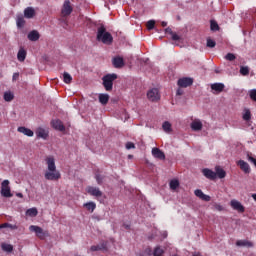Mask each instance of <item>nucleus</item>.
Masks as SVG:
<instances>
[{
    "instance_id": "obj_36",
    "label": "nucleus",
    "mask_w": 256,
    "mask_h": 256,
    "mask_svg": "<svg viewBox=\"0 0 256 256\" xmlns=\"http://www.w3.org/2000/svg\"><path fill=\"white\" fill-rule=\"evenodd\" d=\"M244 121H251V110L245 109L243 114Z\"/></svg>"
},
{
    "instance_id": "obj_35",
    "label": "nucleus",
    "mask_w": 256,
    "mask_h": 256,
    "mask_svg": "<svg viewBox=\"0 0 256 256\" xmlns=\"http://www.w3.org/2000/svg\"><path fill=\"white\" fill-rule=\"evenodd\" d=\"M162 129L165 133H171V123H169V121H165L162 125Z\"/></svg>"
},
{
    "instance_id": "obj_45",
    "label": "nucleus",
    "mask_w": 256,
    "mask_h": 256,
    "mask_svg": "<svg viewBox=\"0 0 256 256\" xmlns=\"http://www.w3.org/2000/svg\"><path fill=\"white\" fill-rule=\"evenodd\" d=\"M249 97L252 101L256 102V89H252L249 91Z\"/></svg>"
},
{
    "instance_id": "obj_42",
    "label": "nucleus",
    "mask_w": 256,
    "mask_h": 256,
    "mask_svg": "<svg viewBox=\"0 0 256 256\" xmlns=\"http://www.w3.org/2000/svg\"><path fill=\"white\" fill-rule=\"evenodd\" d=\"M225 59H226V61H235V59H237V57L233 53H228L225 55Z\"/></svg>"
},
{
    "instance_id": "obj_43",
    "label": "nucleus",
    "mask_w": 256,
    "mask_h": 256,
    "mask_svg": "<svg viewBox=\"0 0 256 256\" xmlns=\"http://www.w3.org/2000/svg\"><path fill=\"white\" fill-rule=\"evenodd\" d=\"M207 47H209L210 49H213V47H215V45H217V42H215L213 39H207Z\"/></svg>"
},
{
    "instance_id": "obj_20",
    "label": "nucleus",
    "mask_w": 256,
    "mask_h": 256,
    "mask_svg": "<svg viewBox=\"0 0 256 256\" xmlns=\"http://www.w3.org/2000/svg\"><path fill=\"white\" fill-rule=\"evenodd\" d=\"M215 174L218 179H225V177H227V172H225L221 166L215 167Z\"/></svg>"
},
{
    "instance_id": "obj_9",
    "label": "nucleus",
    "mask_w": 256,
    "mask_h": 256,
    "mask_svg": "<svg viewBox=\"0 0 256 256\" xmlns=\"http://www.w3.org/2000/svg\"><path fill=\"white\" fill-rule=\"evenodd\" d=\"M230 206L234 211H238V213H245V206L237 200H231Z\"/></svg>"
},
{
    "instance_id": "obj_29",
    "label": "nucleus",
    "mask_w": 256,
    "mask_h": 256,
    "mask_svg": "<svg viewBox=\"0 0 256 256\" xmlns=\"http://www.w3.org/2000/svg\"><path fill=\"white\" fill-rule=\"evenodd\" d=\"M236 245L237 247H253V242L247 240H238Z\"/></svg>"
},
{
    "instance_id": "obj_32",
    "label": "nucleus",
    "mask_w": 256,
    "mask_h": 256,
    "mask_svg": "<svg viewBox=\"0 0 256 256\" xmlns=\"http://www.w3.org/2000/svg\"><path fill=\"white\" fill-rule=\"evenodd\" d=\"M63 81H64V83L69 85V83H71V81H73V77H71V74L64 72L63 73Z\"/></svg>"
},
{
    "instance_id": "obj_44",
    "label": "nucleus",
    "mask_w": 256,
    "mask_h": 256,
    "mask_svg": "<svg viewBox=\"0 0 256 256\" xmlns=\"http://www.w3.org/2000/svg\"><path fill=\"white\" fill-rule=\"evenodd\" d=\"M147 29H148V31L155 29V21L154 20H150L147 22Z\"/></svg>"
},
{
    "instance_id": "obj_34",
    "label": "nucleus",
    "mask_w": 256,
    "mask_h": 256,
    "mask_svg": "<svg viewBox=\"0 0 256 256\" xmlns=\"http://www.w3.org/2000/svg\"><path fill=\"white\" fill-rule=\"evenodd\" d=\"M37 214V208H30L26 211V215H28V217H37Z\"/></svg>"
},
{
    "instance_id": "obj_15",
    "label": "nucleus",
    "mask_w": 256,
    "mask_h": 256,
    "mask_svg": "<svg viewBox=\"0 0 256 256\" xmlns=\"http://www.w3.org/2000/svg\"><path fill=\"white\" fill-rule=\"evenodd\" d=\"M152 155L155 157V159H160V161H164L165 159V153L159 148H153Z\"/></svg>"
},
{
    "instance_id": "obj_18",
    "label": "nucleus",
    "mask_w": 256,
    "mask_h": 256,
    "mask_svg": "<svg viewBox=\"0 0 256 256\" xmlns=\"http://www.w3.org/2000/svg\"><path fill=\"white\" fill-rule=\"evenodd\" d=\"M90 251H107V242H102L99 245L91 246Z\"/></svg>"
},
{
    "instance_id": "obj_5",
    "label": "nucleus",
    "mask_w": 256,
    "mask_h": 256,
    "mask_svg": "<svg viewBox=\"0 0 256 256\" xmlns=\"http://www.w3.org/2000/svg\"><path fill=\"white\" fill-rule=\"evenodd\" d=\"M2 197H13V194L11 193V187L9 186V180H4L1 183V191H0Z\"/></svg>"
},
{
    "instance_id": "obj_2",
    "label": "nucleus",
    "mask_w": 256,
    "mask_h": 256,
    "mask_svg": "<svg viewBox=\"0 0 256 256\" xmlns=\"http://www.w3.org/2000/svg\"><path fill=\"white\" fill-rule=\"evenodd\" d=\"M96 39L97 41H99V43H103L104 45L113 44V35H111L110 32H107V28H105V25H100L97 28Z\"/></svg>"
},
{
    "instance_id": "obj_38",
    "label": "nucleus",
    "mask_w": 256,
    "mask_h": 256,
    "mask_svg": "<svg viewBox=\"0 0 256 256\" xmlns=\"http://www.w3.org/2000/svg\"><path fill=\"white\" fill-rule=\"evenodd\" d=\"M163 253H165V251H163V249L159 246H157L153 251L154 256H163Z\"/></svg>"
},
{
    "instance_id": "obj_51",
    "label": "nucleus",
    "mask_w": 256,
    "mask_h": 256,
    "mask_svg": "<svg viewBox=\"0 0 256 256\" xmlns=\"http://www.w3.org/2000/svg\"><path fill=\"white\" fill-rule=\"evenodd\" d=\"M19 79V73H14L12 76V81H17Z\"/></svg>"
},
{
    "instance_id": "obj_19",
    "label": "nucleus",
    "mask_w": 256,
    "mask_h": 256,
    "mask_svg": "<svg viewBox=\"0 0 256 256\" xmlns=\"http://www.w3.org/2000/svg\"><path fill=\"white\" fill-rule=\"evenodd\" d=\"M52 127L56 129V131H65V125H63V122L61 120H53Z\"/></svg>"
},
{
    "instance_id": "obj_57",
    "label": "nucleus",
    "mask_w": 256,
    "mask_h": 256,
    "mask_svg": "<svg viewBox=\"0 0 256 256\" xmlns=\"http://www.w3.org/2000/svg\"><path fill=\"white\" fill-rule=\"evenodd\" d=\"M252 199H254V201H256V193L252 194Z\"/></svg>"
},
{
    "instance_id": "obj_26",
    "label": "nucleus",
    "mask_w": 256,
    "mask_h": 256,
    "mask_svg": "<svg viewBox=\"0 0 256 256\" xmlns=\"http://www.w3.org/2000/svg\"><path fill=\"white\" fill-rule=\"evenodd\" d=\"M3 99L7 103H11V101H13L15 99V94H13V92H11V91L4 92Z\"/></svg>"
},
{
    "instance_id": "obj_39",
    "label": "nucleus",
    "mask_w": 256,
    "mask_h": 256,
    "mask_svg": "<svg viewBox=\"0 0 256 256\" xmlns=\"http://www.w3.org/2000/svg\"><path fill=\"white\" fill-rule=\"evenodd\" d=\"M153 255V250L151 247L146 248L142 253H140V256H151Z\"/></svg>"
},
{
    "instance_id": "obj_52",
    "label": "nucleus",
    "mask_w": 256,
    "mask_h": 256,
    "mask_svg": "<svg viewBox=\"0 0 256 256\" xmlns=\"http://www.w3.org/2000/svg\"><path fill=\"white\" fill-rule=\"evenodd\" d=\"M7 227L9 228V223H3L0 225V229H7Z\"/></svg>"
},
{
    "instance_id": "obj_14",
    "label": "nucleus",
    "mask_w": 256,
    "mask_h": 256,
    "mask_svg": "<svg viewBox=\"0 0 256 256\" xmlns=\"http://www.w3.org/2000/svg\"><path fill=\"white\" fill-rule=\"evenodd\" d=\"M17 131H18V133H22L23 135H26V137H33V135H35L33 130H31L25 126L18 127Z\"/></svg>"
},
{
    "instance_id": "obj_11",
    "label": "nucleus",
    "mask_w": 256,
    "mask_h": 256,
    "mask_svg": "<svg viewBox=\"0 0 256 256\" xmlns=\"http://www.w3.org/2000/svg\"><path fill=\"white\" fill-rule=\"evenodd\" d=\"M86 191L89 195H92V197H102L103 196V192H101V190L97 187L88 186Z\"/></svg>"
},
{
    "instance_id": "obj_23",
    "label": "nucleus",
    "mask_w": 256,
    "mask_h": 256,
    "mask_svg": "<svg viewBox=\"0 0 256 256\" xmlns=\"http://www.w3.org/2000/svg\"><path fill=\"white\" fill-rule=\"evenodd\" d=\"M212 91H216V93H222L223 89H225V84L223 83H214L211 84Z\"/></svg>"
},
{
    "instance_id": "obj_4",
    "label": "nucleus",
    "mask_w": 256,
    "mask_h": 256,
    "mask_svg": "<svg viewBox=\"0 0 256 256\" xmlns=\"http://www.w3.org/2000/svg\"><path fill=\"white\" fill-rule=\"evenodd\" d=\"M147 99H148V101H151L152 103H156V101H159L161 99V94H159V89L152 88V89L148 90Z\"/></svg>"
},
{
    "instance_id": "obj_47",
    "label": "nucleus",
    "mask_w": 256,
    "mask_h": 256,
    "mask_svg": "<svg viewBox=\"0 0 256 256\" xmlns=\"http://www.w3.org/2000/svg\"><path fill=\"white\" fill-rule=\"evenodd\" d=\"M25 25V19L23 18H18L17 19V26L18 27H23Z\"/></svg>"
},
{
    "instance_id": "obj_40",
    "label": "nucleus",
    "mask_w": 256,
    "mask_h": 256,
    "mask_svg": "<svg viewBox=\"0 0 256 256\" xmlns=\"http://www.w3.org/2000/svg\"><path fill=\"white\" fill-rule=\"evenodd\" d=\"M179 187V180H172L170 182V189H172L173 191H175V189H177Z\"/></svg>"
},
{
    "instance_id": "obj_24",
    "label": "nucleus",
    "mask_w": 256,
    "mask_h": 256,
    "mask_svg": "<svg viewBox=\"0 0 256 256\" xmlns=\"http://www.w3.org/2000/svg\"><path fill=\"white\" fill-rule=\"evenodd\" d=\"M165 33L171 35L172 41H179L181 39V37L177 35V33L173 32V30L169 27L165 29Z\"/></svg>"
},
{
    "instance_id": "obj_13",
    "label": "nucleus",
    "mask_w": 256,
    "mask_h": 256,
    "mask_svg": "<svg viewBox=\"0 0 256 256\" xmlns=\"http://www.w3.org/2000/svg\"><path fill=\"white\" fill-rule=\"evenodd\" d=\"M191 85H193L192 78H180L178 80V86H180L182 88L191 87Z\"/></svg>"
},
{
    "instance_id": "obj_16",
    "label": "nucleus",
    "mask_w": 256,
    "mask_h": 256,
    "mask_svg": "<svg viewBox=\"0 0 256 256\" xmlns=\"http://www.w3.org/2000/svg\"><path fill=\"white\" fill-rule=\"evenodd\" d=\"M194 194L196 195V197H199V199H202V201H211V196L203 193V190L201 189H196L194 191Z\"/></svg>"
},
{
    "instance_id": "obj_8",
    "label": "nucleus",
    "mask_w": 256,
    "mask_h": 256,
    "mask_svg": "<svg viewBox=\"0 0 256 256\" xmlns=\"http://www.w3.org/2000/svg\"><path fill=\"white\" fill-rule=\"evenodd\" d=\"M35 134L38 139H43L44 141H47V139H49V130L43 127L37 128Z\"/></svg>"
},
{
    "instance_id": "obj_21",
    "label": "nucleus",
    "mask_w": 256,
    "mask_h": 256,
    "mask_svg": "<svg viewBox=\"0 0 256 256\" xmlns=\"http://www.w3.org/2000/svg\"><path fill=\"white\" fill-rule=\"evenodd\" d=\"M190 127L192 131H201V129H203V123L201 120H194Z\"/></svg>"
},
{
    "instance_id": "obj_46",
    "label": "nucleus",
    "mask_w": 256,
    "mask_h": 256,
    "mask_svg": "<svg viewBox=\"0 0 256 256\" xmlns=\"http://www.w3.org/2000/svg\"><path fill=\"white\" fill-rule=\"evenodd\" d=\"M95 179H96L98 185H101V183H103V176H101L100 174H96Z\"/></svg>"
},
{
    "instance_id": "obj_27",
    "label": "nucleus",
    "mask_w": 256,
    "mask_h": 256,
    "mask_svg": "<svg viewBox=\"0 0 256 256\" xmlns=\"http://www.w3.org/2000/svg\"><path fill=\"white\" fill-rule=\"evenodd\" d=\"M39 32L37 30H33L28 34L29 41H39Z\"/></svg>"
},
{
    "instance_id": "obj_30",
    "label": "nucleus",
    "mask_w": 256,
    "mask_h": 256,
    "mask_svg": "<svg viewBox=\"0 0 256 256\" xmlns=\"http://www.w3.org/2000/svg\"><path fill=\"white\" fill-rule=\"evenodd\" d=\"M84 207L87 209V211H91V213H93V211L97 209V204H95V202H88L84 204Z\"/></svg>"
},
{
    "instance_id": "obj_1",
    "label": "nucleus",
    "mask_w": 256,
    "mask_h": 256,
    "mask_svg": "<svg viewBox=\"0 0 256 256\" xmlns=\"http://www.w3.org/2000/svg\"><path fill=\"white\" fill-rule=\"evenodd\" d=\"M45 161L47 165V170L44 173L46 181H59V179H61V172L57 170L55 158L53 156H48Z\"/></svg>"
},
{
    "instance_id": "obj_17",
    "label": "nucleus",
    "mask_w": 256,
    "mask_h": 256,
    "mask_svg": "<svg viewBox=\"0 0 256 256\" xmlns=\"http://www.w3.org/2000/svg\"><path fill=\"white\" fill-rule=\"evenodd\" d=\"M237 165L240 167L241 171L245 173H251V168L249 167V164L244 160H239L237 162Z\"/></svg>"
},
{
    "instance_id": "obj_48",
    "label": "nucleus",
    "mask_w": 256,
    "mask_h": 256,
    "mask_svg": "<svg viewBox=\"0 0 256 256\" xmlns=\"http://www.w3.org/2000/svg\"><path fill=\"white\" fill-rule=\"evenodd\" d=\"M126 149H135V144L133 142H127Z\"/></svg>"
},
{
    "instance_id": "obj_10",
    "label": "nucleus",
    "mask_w": 256,
    "mask_h": 256,
    "mask_svg": "<svg viewBox=\"0 0 256 256\" xmlns=\"http://www.w3.org/2000/svg\"><path fill=\"white\" fill-rule=\"evenodd\" d=\"M112 65L115 69H121L125 67V60L121 56H116L112 59Z\"/></svg>"
},
{
    "instance_id": "obj_49",
    "label": "nucleus",
    "mask_w": 256,
    "mask_h": 256,
    "mask_svg": "<svg viewBox=\"0 0 256 256\" xmlns=\"http://www.w3.org/2000/svg\"><path fill=\"white\" fill-rule=\"evenodd\" d=\"M248 161H250V163H253V165H255V167H256V159L249 154H248Z\"/></svg>"
},
{
    "instance_id": "obj_58",
    "label": "nucleus",
    "mask_w": 256,
    "mask_h": 256,
    "mask_svg": "<svg viewBox=\"0 0 256 256\" xmlns=\"http://www.w3.org/2000/svg\"><path fill=\"white\" fill-rule=\"evenodd\" d=\"M128 157H129V159H132V158H133V156H132V155H129Z\"/></svg>"
},
{
    "instance_id": "obj_7",
    "label": "nucleus",
    "mask_w": 256,
    "mask_h": 256,
    "mask_svg": "<svg viewBox=\"0 0 256 256\" xmlns=\"http://www.w3.org/2000/svg\"><path fill=\"white\" fill-rule=\"evenodd\" d=\"M29 231L36 233V237H38V239H45V237H47V232L43 231V228L39 226L31 225L29 227Z\"/></svg>"
},
{
    "instance_id": "obj_12",
    "label": "nucleus",
    "mask_w": 256,
    "mask_h": 256,
    "mask_svg": "<svg viewBox=\"0 0 256 256\" xmlns=\"http://www.w3.org/2000/svg\"><path fill=\"white\" fill-rule=\"evenodd\" d=\"M202 173L204 177H206V179H210V181H215L217 179V174L211 169L204 168Z\"/></svg>"
},
{
    "instance_id": "obj_33",
    "label": "nucleus",
    "mask_w": 256,
    "mask_h": 256,
    "mask_svg": "<svg viewBox=\"0 0 256 256\" xmlns=\"http://www.w3.org/2000/svg\"><path fill=\"white\" fill-rule=\"evenodd\" d=\"M1 247L6 253H11L13 251V245L11 244L2 243Z\"/></svg>"
},
{
    "instance_id": "obj_28",
    "label": "nucleus",
    "mask_w": 256,
    "mask_h": 256,
    "mask_svg": "<svg viewBox=\"0 0 256 256\" xmlns=\"http://www.w3.org/2000/svg\"><path fill=\"white\" fill-rule=\"evenodd\" d=\"M99 99V103H101V105H107V103H109V94H99L98 96Z\"/></svg>"
},
{
    "instance_id": "obj_56",
    "label": "nucleus",
    "mask_w": 256,
    "mask_h": 256,
    "mask_svg": "<svg viewBox=\"0 0 256 256\" xmlns=\"http://www.w3.org/2000/svg\"><path fill=\"white\" fill-rule=\"evenodd\" d=\"M161 25L162 27H167V22H162Z\"/></svg>"
},
{
    "instance_id": "obj_22",
    "label": "nucleus",
    "mask_w": 256,
    "mask_h": 256,
    "mask_svg": "<svg viewBox=\"0 0 256 256\" xmlns=\"http://www.w3.org/2000/svg\"><path fill=\"white\" fill-rule=\"evenodd\" d=\"M24 17L26 19H33L35 17V9H33L32 7H27L24 10Z\"/></svg>"
},
{
    "instance_id": "obj_25",
    "label": "nucleus",
    "mask_w": 256,
    "mask_h": 256,
    "mask_svg": "<svg viewBox=\"0 0 256 256\" xmlns=\"http://www.w3.org/2000/svg\"><path fill=\"white\" fill-rule=\"evenodd\" d=\"M17 59H18V61H20L21 63H23V61H25V59H27V51H25V49L21 48V49L18 51Z\"/></svg>"
},
{
    "instance_id": "obj_6",
    "label": "nucleus",
    "mask_w": 256,
    "mask_h": 256,
    "mask_svg": "<svg viewBox=\"0 0 256 256\" xmlns=\"http://www.w3.org/2000/svg\"><path fill=\"white\" fill-rule=\"evenodd\" d=\"M71 13H73V6L71 5V1L66 0L62 6L61 15L62 17H69Z\"/></svg>"
},
{
    "instance_id": "obj_55",
    "label": "nucleus",
    "mask_w": 256,
    "mask_h": 256,
    "mask_svg": "<svg viewBox=\"0 0 256 256\" xmlns=\"http://www.w3.org/2000/svg\"><path fill=\"white\" fill-rule=\"evenodd\" d=\"M177 95H183V91H181V89L177 90Z\"/></svg>"
},
{
    "instance_id": "obj_31",
    "label": "nucleus",
    "mask_w": 256,
    "mask_h": 256,
    "mask_svg": "<svg viewBox=\"0 0 256 256\" xmlns=\"http://www.w3.org/2000/svg\"><path fill=\"white\" fill-rule=\"evenodd\" d=\"M67 17H68V16H63V15H61V17H60V19H59V21H60V23H61V25H62V27H63L64 29H67V27H68V25H69V20H67Z\"/></svg>"
},
{
    "instance_id": "obj_53",
    "label": "nucleus",
    "mask_w": 256,
    "mask_h": 256,
    "mask_svg": "<svg viewBox=\"0 0 256 256\" xmlns=\"http://www.w3.org/2000/svg\"><path fill=\"white\" fill-rule=\"evenodd\" d=\"M8 228L12 230L18 229L17 225H13V224H8Z\"/></svg>"
},
{
    "instance_id": "obj_54",
    "label": "nucleus",
    "mask_w": 256,
    "mask_h": 256,
    "mask_svg": "<svg viewBox=\"0 0 256 256\" xmlns=\"http://www.w3.org/2000/svg\"><path fill=\"white\" fill-rule=\"evenodd\" d=\"M16 197H19L20 199H23V193H21V192L16 193Z\"/></svg>"
},
{
    "instance_id": "obj_41",
    "label": "nucleus",
    "mask_w": 256,
    "mask_h": 256,
    "mask_svg": "<svg viewBox=\"0 0 256 256\" xmlns=\"http://www.w3.org/2000/svg\"><path fill=\"white\" fill-rule=\"evenodd\" d=\"M240 73L244 76L249 75V67L247 66H241L240 67Z\"/></svg>"
},
{
    "instance_id": "obj_37",
    "label": "nucleus",
    "mask_w": 256,
    "mask_h": 256,
    "mask_svg": "<svg viewBox=\"0 0 256 256\" xmlns=\"http://www.w3.org/2000/svg\"><path fill=\"white\" fill-rule=\"evenodd\" d=\"M210 29L211 31H219V24H217V21L215 20L210 21Z\"/></svg>"
},
{
    "instance_id": "obj_50",
    "label": "nucleus",
    "mask_w": 256,
    "mask_h": 256,
    "mask_svg": "<svg viewBox=\"0 0 256 256\" xmlns=\"http://www.w3.org/2000/svg\"><path fill=\"white\" fill-rule=\"evenodd\" d=\"M214 209H216V211H223V207L221 206V204H214Z\"/></svg>"
},
{
    "instance_id": "obj_3",
    "label": "nucleus",
    "mask_w": 256,
    "mask_h": 256,
    "mask_svg": "<svg viewBox=\"0 0 256 256\" xmlns=\"http://www.w3.org/2000/svg\"><path fill=\"white\" fill-rule=\"evenodd\" d=\"M117 74H106L102 78V85L105 89V91H113V82L117 80Z\"/></svg>"
}]
</instances>
